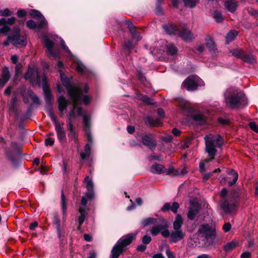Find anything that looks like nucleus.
Returning <instances> with one entry per match:
<instances>
[{
  "instance_id": "obj_1",
  "label": "nucleus",
  "mask_w": 258,
  "mask_h": 258,
  "mask_svg": "<svg viewBox=\"0 0 258 258\" xmlns=\"http://www.w3.org/2000/svg\"><path fill=\"white\" fill-rule=\"evenodd\" d=\"M26 80H30L33 83L36 79L37 83L39 86H42L43 92L45 96V100L48 105H51V100L52 98L51 91L48 88L47 83V78L45 76L42 77L38 74V71L35 69H29L26 74L25 76Z\"/></svg>"
},
{
  "instance_id": "obj_2",
  "label": "nucleus",
  "mask_w": 258,
  "mask_h": 258,
  "mask_svg": "<svg viewBox=\"0 0 258 258\" xmlns=\"http://www.w3.org/2000/svg\"><path fill=\"white\" fill-rule=\"evenodd\" d=\"M224 98L226 105L232 108H236L246 104L245 95L236 89H227L224 93Z\"/></svg>"
},
{
  "instance_id": "obj_3",
  "label": "nucleus",
  "mask_w": 258,
  "mask_h": 258,
  "mask_svg": "<svg viewBox=\"0 0 258 258\" xmlns=\"http://www.w3.org/2000/svg\"><path fill=\"white\" fill-rule=\"evenodd\" d=\"M241 190L238 187L232 188L229 195V199L232 203L230 204L227 199L220 201L221 208L226 213H231L236 211L240 201Z\"/></svg>"
},
{
  "instance_id": "obj_4",
  "label": "nucleus",
  "mask_w": 258,
  "mask_h": 258,
  "mask_svg": "<svg viewBox=\"0 0 258 258\" xmlns=\"http://www.w3.org/2000/svg\"><path fill=\"white\" fill-rule=\"evenodd\" d=\"M206 151L211 160L214 159L215 156L221 150L223 144V139L219 135L210 134L205 137Z\"/></svg>"
},
{
  "instance_id": "obj_5",
  "label": "nucleus",
  "mask_w": 258,
  "mask_h": 258,
  "mask_svg": "<svg viewBox=\"0 0 258 258\" xmlns=\"http://www.w3.org/2000/svg\"><path fill=\"white\" fill-rule=\"evenodd\" d=\"M199 232L204 237L205 245L207 247L213 246L218 242L216 229L209 224H203L199 229Z\"/></svg>"
},
{
  "instance_id": "obj_6",
  "label": "nucleus",
  "mask_w": 258,
  "mask_h": 258,
  "mask_svg": "<svg viewBox=\"0 0 258 258\" xmlns=\"http://www.w3.org/2000/svg\"><path fill=\"white\" fill-rule=\"evenodd\" d=\"M164 30L170 35H177L185 41H189L194 38V35L191 31L186 28L180 29L178 26L174 24L164 25Z\"/></svg>"
},
{
  "instance_id": "obj_7",
  "label": "nucleus",
  "mask_w": 258,
  "mask_h": 258,
  "mask_svg": "<svg viewBox=\"0 0 258 258\" xmlns=\"http://www.w3.org/2000/svg\"><path fill=\"white\" fill-rule=\"evenodd\" d=\"M137 234L138 232H136L123 236L117 241L111 250L121 254L124 250L123 248L131 244L136 239Z\"/></svg>"
},
{
  "instance_id": "obj_8",
  "label": "nucleus",
  "mask_w": 258,
  "mask_h": 258,
  "mask_svg": "<svg viewBox=\"0 0 258 258\" xmlns=\"http://www.w3.org/2000/svg\"><path fill=\"white\" fill-rule=\"evenodd\" d=\"M75 89L79 92L78 96L77 97L76 101L74 100V99L70 97L72 101L71 110L74 108V112H75V110H77V109L78 107H77V105L79 104L81 101H83L85 104L87 105L90 103L91 100V98L89 96L83 95L82 94L83 92H87L88 90V87L87 84H82L78 87H76Z\"/></svg>"
},
{
  "instance_id": "obj_9",
  "label": "nucleus",
  "mask_w": 258,
  "mask_h": 258,
  "mask_svg": "<svg viewBox=\"0 0 258 258\" xmlns=\"http://www.w3.org/2000/svg\"><path fill=\"white\" fill-rule=\"evenodd\" d=\"M161 224H156L152 226L150 230V233L153 236H156L161 233L163 237L167 238L170 235V232L168 230L169 223L168 221L162 218L160 220Z\"/></svg>"
},
{
  "instance_id": "obj_10",
  "label": "nucleus",
  "mask_w": 258,
  "mask_h": 258,
  "mask_svg": "<svg viewBox=\"0 0 258 258\" xmlns=\"http://www.w3.org/2000/svg\"><path fill=\"white\" fill-rule=\"evenodd\" d=\"M12 42L15 46H25L27 44L26 38L25 36L20 35V29L15 27L13 32L8 36V40L4 42V45L8 46Z\"/></svg>"
},
{
  "instance_id": "obj_11",
  "label": "nucleus",
  "mask_w": 258,
  "mask_h": 258,
  "mask_svg": "<svg viewBox=\"0 0 258 258\" xmlns=\"http://www.w3.org/2000/svg\"><path fill=\"white\" fill-rule=\"evenodd\" d=\"M203 85V81L198 76L195 75L188 77L182 84V86L188 91L195 90L198 86Z\"/></svg>"
},
{
  "instance_id": "obj_12",
  "label": "nucleus",
  "mask_w": 258,
  "mask_h": 258,
  "mask_svg": "<svg viewBox=\"0 0 258 258\" xmlns=\"http://www.w3.org/2000/svg\"><path fill=\"white\" fill-rule=\"evenodd\" d=\"M60 76L61 81L63 85L66 87L70 96L76 101L77 97L78 96L79 94V92L75 89L76 87L71 83L69 79L61 71L60 72Z\"/></svg>"
},
{
  "instance_id": "obj_13",
  "label": "nucleus",
  "mask_w": 258,
  "mask_h": 258,
  "mask_svg": "<svg viewBox=\"0 0 258 258\" xmlns=\"http://www.w3.org/2000/svg\"><path fill=\"white\" fill-rule=\"evenodd\" d=\"M76 117V114L75 112H74V108L72 110H71L69 115V119L67 123V128L69 131V133L68 134V137L72 140L76 141L77 139V134L74 128L73 124V119H75Z\"/></svg>"
},
{
  "instance_id": "obj_14",
  "label": "nucleus",
  "mask_w": 258,
  "mask_h": 258,
  "mask_svg": "<svg viewBox=\"0 0 258 258\" xmlns=\"http://www.w3.org/2000/svg\"><path fill=\"white\" fill-rule=\"evenodd\" d=\"M43 43L45 47L47 49L48 54L50 56L56 58L59 56V52L53 50L54 42L51 40L47 36H45L43 39Z\"/></svg>"
},
{
  "instance_id": "obj_15",
  "label": "nucleus",
  "mask_w": 258,
  "mask_h": 258,
  "mask_svg": "<svg viewBox=\"0 0 258 258\" xmlns=\"http://www.w3.org/2000/svg\"><path fill=\"white\" fill-rule=\"evenodd\" d=\"M16 19L15 17H12L6 20L5 18L0 19V26H2V28H0V34H6L8 32L10 28L8 25L13 24L16 21Z\"/></svg>"
},
{
  "instance_id": "obj_16",
  "label": "nucleus",
  "mask_w": 258,
  "mask_h": 258,
  "mask_svg": "<svg viewBox=\"0 0 258 258\" xmlns=\"http://www.w3.org/2000/svg\"><path fill=\"white\" fill-rule=\"evenodd\" d=\"M29 15L31 17L37 18L39 20V22L38 23L39 28H42L47 25V21L39 11L36 10H31L29 11Z\"/></svg>"
},
{
  "instance_id": "obj_17",
  "label": "nucleus",
  "mask_w": 258,
  "mask_h": 258,
  "mask_svg": "<svg viewBox=\"0 0 258 258\" xmlns=\"http://www.w3.org/2000/svg\"><path fill=\"white\" fill-rule=\"evenodd\" d=\"M199 211L200 206L199 204L195 202H191L187 214L188 219L191 221L194 220Z\"/></svg>"
},
{
  "instance_id": "obj_18",
  "label": "nucleus",
  "mask_w": 258,
  "mask_h": 258,
  "mask_svg": "<svg viewBox=\"0 0 258 258\" xmlns=\"http://www.w3.org/2000/svg\"><path fill=\"white\" fill-rule=\"evenodd\" d=\"M170 233V242L176 243L178 241L182 240L185 236V234L181 230H174Z\"/></svg>"
},
{
  "instance_id": "obj_19",
  "label": "nucleus",
  "mask_w": 258,
  "mask_h": 258,
  "mask_svg": "<svg viewBox=\"0 0 258 258\" xmlns=\"http://www.w3.org/2000/svg\"><path fill=\"white\" fill-rule=\"evenodd\" d=\"M142 142L144 145L148 147L149 148H153L156 145V142L151 134L143 136L142 137Z\"/></svg>"
},
{
  "instance_id": "obj_20",
  "label": "nucleus",
  "mask_w": 258,
  "mask_h": 258,
  "mask_svg": "<svg viewBox=\"0 0 258 258\" xmlns=\"http://www.w3.org/2000/svg\"><path fill=\"white\" fill-rule=\"evenodd\" d=\"M76 114L83 117V122L85 126L87 128L90 126V117L86 114L81 107H78L77 110H75Z\"/></svg>"
},
{
  "instance_id": "obj_21",
  "label": "nucleus",
  "mask_w": 258,
  "mask_h": 258,
  "mask_svg": "<svg viewBox=\"0 0 258 258\" xmlns=\"http://www.w3.org/2000/svg\"><path fill=\"white\" fill-rule=\"evenodd\" d=\"M187 170L185 167L182 169H177L175 170L172 166L170 167L168 169H166V171L165 173L166 175L172 174L173 176H182L186 173Z\"/></svg>"
},
{
  "instance_id": "obj_22",
  "label": "nucleus",
  "mask_w": 258,
  "mask_h": 258,
  "mask_svg": "<svg viewBox=\"0 0 258 258\" xmlns=\"http://www.w3.org/2000/svg\"><path fill=\"white\" fill-rule=\"evenodd\" d=\"M224 6L229 12L234 13L237 9L238 3L235 0H226L224 2Z\"/></svg>"
},
{
  "instance_id": "obj_23",
  "label": "nucleus",
  "mask_w": 258,
  "mask_h": 258,
  "mask_svg": "<svg viewBox=\"0 0 258 258\" xmlns=\"http://www.w3.org/2000/svg\"><path fill=\"white\" fill-rule=\"evenodd\" d=\"M150 170L153 173L160 174L165 173L166 168L163 165L156 162L151 166Z\"/></svg>"
},
{
  "instance_id": "obj_24",
  "label": "nucleus",
  "mask_w": 258,
  "mask_h": 258,
  "mask_svg": "<svg viewBox=\"0 0 258 258\" xmlns=\"http://www.w3.org/2000/svg\"><path fill=\"white\" fill-rule=\"evenodd\" d=\"M239 242L235 239L227 242L223 246V250L227 253L230 252L238 246Z\"/></svg>"
},
{
  "instance_id": "obj_25",
  "label": "nucleus",
  "mask_w": 258,
  "mask_h": 258,
  "mask_svg": "<svg viewBox=\"0 0 258 258\" xmlns=\"http://www.w3.org/2000/svg\"><path fill=\"white\" fill-rule=\"evenodd\" d=\"M58 101V108L61 113H63V111L66 109L68 105V101L62 95L59 96L57 99Z\"/></svg>"
},
{
  "instance_id": "obj_26",
  "label": "nucleus",
  "mask_w": 258,
  "mask_h": 258,
  "mask_svg": "<svg viewBox=\"0 0 258 258\" xmlns=\"http://www.w3.org/2000/svg\"><path fill=\"white\" fill-rule=\"evenodd\" d=\"M221 172L220 168L215 169L211 172L208 173H203V179L206 181L209 180L210 178L214 179L217 176L218 174Z\"/></svg>"
},
{
  "instance_id": "obj_27",
  "label": "nucleus",
  "mask_w": 258,
  "mask_h": 258,
  "mask_svg": "<svg viewBox=\"0 0 258 258\" xmlns=\"http://www.w3.org/2000/svg\"><path fill=\"white\" fill-rule=\"evenodd\" d=\"M10 78V72L8 68L5 67L3 69V73L0 78V86L3 87L8 81Z\"/></svg>"
},
{
  "instance_id": "obj_28",
  "label": "nucleus",
  "mask_w": 258,
  "mask_h": 258,
  "mask_svg": "<svg viewBox=\"0 0 258 258\" xmlns=\"http://www.w3.org/2000/svg\"><path fill=\"white\" fill-rule=\"evenodd\" d=\"M55 129L56 132L57 137L58 140L61 142L65 140L66 138V132L60 124L56 125Z\"/></svg>"
},
{
  "instance_id": "obj_29",
  "label": "nucleus",
  "mask_w": 258,
  "mask_h": 258,
  "mask_svg": "<svg viewBox=\"0 0 258 258\" xmlns=\"http://www.w3.org/2000/svg\"><path fill=\"white\" fill-rule=\"evenodd\" d=\"M61 209L62 212L63 216H67V210L68 208V203L67 198L64 194L63 190L61 191V200H60Z\"/></svg>"
},
{
  "instance_id": "obj_30",
  "label": "nucleus",
  "mask_w": 258,
  "mask_h": 258,
  "mask_svg": "<svg viewBox=\"0 0 258 258\" xmlns=\"http://www.w3.org/2000/svg\"><path fill=\"white\" fill-rule=\"evenodd\" d=\"M78 211L80 213V216L78 217V222L79 226H81L83 224L88 213L85 209L82 208H80Z\"/></svg>"
},
{
  "instance_id": "obj_31",
  "label": "nucleus",
  "mask_w": 258,
  "mask_h": 258,
  "mask_svg": "<svg viewBox=\"0 0 258 258\" xmlns=\"http://www.w3.org/2000/svg\"><path fill=\"white\" fill-rule=\"evenodd\" d=\"M183 224V219L181 215H176L175 221L173 222V227L174 230H181Z\"/></svg>"
},
{
  "instance_id": "obj_32",
  "label": "nucleus",
  "mask_w": 258,
  "mask_h": 258,
  "mask_svg": "<svg viewBox=\"0 0 258 258\" xmlns=\"http://www.w3.org/2000/svg\"><path fill=\"white\" fill-rule=\"evenodd\" d=\"M127 24L128 25V28L132 35L133 38L136 39L137 41L140 40L141 38L136 31L135 26L130 22H127Z\"/></svg>"
},
{
  "instance_id": "obj_33",
  "label": "nucleus",
  "mask_w": 258,
  "mask_h": 258,
  "mask_svg": "<svg viewBox=\"0 0 258 258\" xmlns=\"http://www.w3.org/2000/svg\"><path fill=\"white\" fill-rule=\"evenodd\" d=\"M157 223V219L149 217L147 218H145L143 219L141 224L143 226V227H145L148 225L156 224Z\"/></svg>"
},
{
  "instance_id": "obj_34",
  "label": "nucleus",
  "mask_w": 258,
  "mask_h": 258,
  "mask_svg": "<svg viewBox=\"0 0 258 258\" xmlns=\"http://www.w3.org/2000/svg\"><path fill=\"white\" fill-rule=\"evenodd\" d=\"M229 174L232 176L233 179L231 181H229L228 182V185H229V186H232L234 184H235L236 181H237L238 178V174L237 172H236L234 170L232 169H230Z\"/></svg>"
},
{
  "instance_id": "obj_35",
  "label": "nucleus",
  "mask_w": 258,
  "mask_h": 258,
  "mask_svg": "<svg viewBox=\"0 0 258 258\" xmlns=\"http://www.w3.org/2000/svg\"><path fill=\"white\" fill-rule=\"evenodd\" d=\"M242 59L247 63H253L256 61L255 57L251 54H245L244 53Z\"/></svg>"
},
{
  "instance_id": "obj_36",
  "label": "nucleus",
  "mask_w": 258,
  "mask_h": 258,
  "mask_svg": "<svg viewBox=\"0 0 258 258\" xmlns=\"http://www.w3.org/2000/svg\"><path fill=\"white\" fill-rule=\"evenodd\" d=\"M237 32L235 30H231L229 32L226 36L227 43H229V42L233 41L237 35Z\"/></svg>"
},
{
  "instance_id": "obj_37",
  "label": "nucleus",
  "mask_w": 258,
  "mask_h": 258,
  "mask_svg": "<svg viewBox=\"0 0 258 258\" xmlns=\"http://www.w3.org/2000/svg\"><path fill=\"white\" fill-rule=\"evenodd\" d=\"M206 46L209 51L213 52H216L217 49L214 41L211 38H209L206 40Z\"/></svg>"
},
{
  "instance_id": "obj_38",
  "label": "nucleus",
  "mask_w": 258,
  "mask_h": 258,
  "mask_svg": "<svg viewBox=\"0 0 258 258\" xmlns=\"http://www.w3.org/2000/svg\"><path fill=\"white\" fill-rule=\"evenodd\" d=\"M52 221L54 227L57 226L60 224V220L58 213L57 212H53L52 214Z\"/></svg>"
},
{
  "instance_id": "obj_39",
  "label": "nucleus",
  "mask_w": 258,
  "mask_h": 258,
  "mask_svg": "<svg viewBox=\"0 0 258 258\" xmlns=\"http://www.w3.org/2000/svg\"><path fill=\"white\" fill-rule=\"evenodd\" d=\"M84 182L86 184V188L88 191H94V184L89 176H86L84 179Z\"/></svg>"
},
{
  "instance_id": "obj_40",
  "label": "nucleus",
  "mask_w": 258,
  "mask_h": 258,
  "mask_svg": "<svg viewBox=\"0 0 258 258\" xmlns=\"http://www.w3.org/2000/svg\"><path fill=\"white\" fill-rule=\"evenodd\" d=\"M182 1H183L185 7L190 8L195 7L199 2V0H182Z\"/></svg>"
},
{
  "instance_id": "obj_41",
  "label": "nucleus",
  "mask_w": 258,
  "mask_h": 258,
  "mask_svg": "<svg viewBox=\"0 0 258 258\" xmlns=\"http://www.w3.org/2000/svg\"><path fill=\"white\" fill-rule=\"evenodd\" d=\"M194 119L195 121L199 122L201 124H203L206 122V117L202 114L195 115Z\"/></svg>"
},
{
  "instance_id": "obj_42",
  "label": "nucleus",
  "mask_w": 258,
  "mask_h": 258,
  "mask_svg": "<svg viewBox=\"0 0 258 258\" xmlns=\"http://www.w3.org/2000/svg\"><path fill=\"white\" fill-rule=\"evenodd\" d=\"M213 16L217 22H221L223 20L222 14L218 11H215L213 13Z\"/></svg>"
},
{
  "instance_id": "obj_43",
  "label": "nucleus",
  "mask_w": 258,
  "mask_h": 258,
  "mask_svg": "<svg viewBox=\"0 0 258 258\" xmlns=\"http://www.w3.org/2000/svg\"><path fill=\"white\" fill-rule=\"evenodd\" d=\"M166 46L168 53L173 55L176 53L177 49L172 43H168Z\"/></svg>"
},
{
  "instance_id": "obj_44",
  "label": "nucleus",
  "mask_w": 258,
  "mask_h": 258,
  "mask_svg": "<svg viewBox=\"0 0 258 258\" xmlns=\"http://www.w3.org/2000/svg\"><path fill=\"white\" fill-rule=\"evenodd\" d=\"M90 154V146L87 144L85 147V152L81 154V156L83 160L85 159L87 156H89Z\"/></svg>"
},
{
  "instance_id": "obj_45",
  "label": "nucleus",
  "mask_w": 258,
  "mask_h": 258,
  "mask_svg": "<svg viewBox=\"0 0 258 258\" xmlns=\"http://www.w3.org/2000/svg\"><path fill=\"white\" fill-rule=\"evenodd\" d=\"M76 70L79 73L83 74L86 70V68L81 62L77 61Z\"/></svg>"
},
{
  "instance_id": "obj_46",
  "label": "nucleus",
  "mask_w": 258,
  "mask_h": 258,
  "mask_svg": "<svg viewBox=\"0 0 258 258\" xmlns=\"http://www.w3.org/2000/svg\"><path fill=\"white\" fill-rule=\"evenodd\" d=\"M232 55L240 58L242 59V57L243 56V55L244 54V52L241 49H234L231 51Z\"/></svg>"
},
{
  "instance_id": "obj_47",
  "label": "nucleus",
  "mask_w": 258,
  "mask_h": 258,
  "mask_svg": "<svg viewBox=\"0 0 258 258\" xmlns=\"http://www.w3.org/2000/svg\"><path fill=\"white\" fill-rule=\"evenodd\" d=\"M47 112L51 120L54 123L55 126L60 124L57 122L55 115L52 112L51 110L49 109Z\"/></svg>"
},
{
  "instance_id": "obj_48",
  "label": "nucleus",
  "mask_w": 258,
  "mask_h": 258,
  "mask_svg": "<svg viewBox=\"0 0 258 258\" xmlns=\"http://www.w3.org/2000/svg\"><path fill=\"white\" fill-rule=\"evenodd\" d=\"M145 122L146 124L150 126H156L157 122L153 118L151 117H147L145 119Z\"/></svg>"
},
{
  "instance_id": "obj_49",
  "label": "nucleus",
  "mask_w": 258,
  "mask_h": 258,
  "mask_svg": "<svg viewBox=\"0 0 258 258\" xmlns=\"http://www.w3.org/2000/svg\"><path fill=\"white\" fill-rule=\"evenodd\" d=\"M56 229L57 236L59 238L63 237L64 235V231L63 229L61 227V225H58L54 227Z\"/></svg>"
},
{
  "instance_id": "obj_50",
  "label": "nucleus",
  "mask_w": 258,
  "mask_h": 258,
  "mask_svg": "<svg viewBox=\"0 0 258 258\" xmlns=\"http://www.w3.org/2000/svg\"><path fill=\"white\" fill-rule=\"evenodd\" d=\"M12 14V12L8 9H5L3 10H0V16L7 17L11 16Z\"/></svg>"
},
{
  "instance_id": "obj_51",
  "label": "nucleus",
  "mask_w": 258,
  "mask_h": 258,
  "mask_svg": "<svg viewBox=\"0 0 258 258\" xmlns=\"http://www.w3.org/2000/svg\"><path fill=\"white\" fill-rule=\"evenodd\" d=\"M179 208V204L176 202H174L171 205V211L174 213L176 214L177 210Z\"/></svg>"
},
{
  "instance_id": "obj_52",
  "label": "nucleus",
  "mask_w": 258,
  "mask_h": 258,
  "mask_svg": "<svg viewBox=\"0 0 258 258\" xmlns=\"http://www.w3.org/2000/svg\"><path fill=\"white\" fill-rule=\"evenodd\" d=\"M152 240V238L148 235H144L142 239V243L145 245L149 244Z\"/></svg>"
},
{
  "instance_id": "obj_53",
  "label": "nucleus",
  "mask_w": 258,
  "mask_h": 258,
  "mask_svg": "<svg viewBox=\"0 0 258 258\" xmlns=\"http://www.w3.org/2000/svg\"><path fill=\"white\" fill-rule=\"evenodd\" d=\"M171 211V204L170 203H166L161 208V211L163 212H166L168 211Z\"/></svg>"
},
{
  "instance_id": "obj_54",
  "label": "nucleus",
  "mask_w": 258,
  "mask_h": 258,
  "mask_svg": "<svg viewBox=\"0 0 258 258\" xmlns=\"http://www.w3.org/2000/svg\"><path fill=\"white\" fill-rule=\"evenodd\" d=\"M29 95L33 101L35 103H39V98L35 95L32 91L29 92Z\"/></svg>"
},
{
  "instance_id": "obj_55",
  "label": "nucleus",
  "mask_w": 258,
  "mask_h": 258,
  "mask_svg": "<svg viewBox=\"0 0 258 258\" xmlns=\"http://www.w3.org/2000/svg\"><path fill=\"white\" fill-rule=\"evenodd\" d=\"M94 196V191H88L84 197L86 198L88 201L92 200Z\"/></svg>"
},
{
  "instance_id": "obj_56",
  "label": "nucleus",
  "mask_w": 258,
  "mask_h": 258,
  "mask_svg": "<svg viewBox=\"0 0 258 258\" xmlns=\"http://www.w3.org/2000/svg\"><path fill=\"white\" fill-rule=\"evenodd\" d=\"M249 126L252 131L258 133V125L255 122H250Z\"/></svg>"
},
{
  "instance_id": "obj_57",
  "label": "nucleus",
  "mask_w": 258,
  "mask_h": 258,
  "mask_svg": "<svg viewBox=\"0 0 258 258\" xmlns=\"http://www.w3.org/2000/svg\"><path fill=\"white\" fill-rule=\"evenodd\" d=\"M27 27L30 29H34L36 27V23L33 20H29L27 22Z\"/></svg>"
},
{
  "instance_id": "obj_58",
  "label": "nucleus",
  "mask_w": 258,
  "mask_h": 258,
  "mask_svg": "<svg viewBox=\"0 0 258 258\" xmlns=\"http://www.w3.org/2000/svg\"><path fill=\"white\" fill-rule=\"evenodd\" d=\"M165 253L168 258H175V255L169 249V247L166 249Z\"/></svg>"
},
{
  "instance_id": "obj_59",
  "label": "nucleus",
  "mask_w": 258,
  "mask_h": 258,
  "mask_svg": "<svg viewBox=\"0 0 258 258\" xmlns=\"http://www.w3.org/2000/svg\"><path fill=\"white\" fill-rule=\"evenodd\" d=\"M231 228V225L229 222L225 223L223 226V229L225 232H229Z\"/></svg>"
},
{
  "instance_id": "obj_60",
  "label": "nucleus",
  "mask_w": 258,
  "mask_h": 258,
  "mask_svg": "<svg viewBox=\"0 0 258 258\" xmlns=\"http://www.w3.org/2000/svg\"><path fill=\"white\" fill-rule=\"evenodd\" d=\"M147 246L144 244H141L137 247V250L140 252H144L146 249Z\"/></svg>"
},
{
  "instance_id": "obj_61",
  "label": "nucleus",
  "mask_w": 258,
  "mask_h": 258,
  "mask_svg": "<svg viewBox=\"0 0 258 258\" xmlns=\"http://www.w3.org/2000/svg\"><path fill=\"white\" fill-rule=\"evenodd\" d=\"M60 41L62 48L65 50L66 52H68L69 54H71V52L70 49H69L68 47L66 45L63 40L61 39Z\"/></svg>"
},
{
  "instance_id": "obj_62",
  "label": "nucleus",
  "mask_w": 258,
  "mask_h": 258,
  "mask_svg": "<svg viewBox=\"0 0 258 258\" xmlns=\"http://www.w3.org/2000/svg\"><path fill=\"white\" fill-rule=\"evenodd\" d=\"M70 170V166L68 165V162H63L62 170L64 173H67Z\"/></svg>"
},
{
  "instance_id": "obj_63",
  "label": "nucleus",
  "mask_w": 258,
  "mask_h": 258,
  "mask_svg": "<svg viewBox=\"0 0 258 258\" xmlns=\"http://www.w3.org/2000/svg\"><path fill=\"white\" fill-rule=\"evenodd\" d=\"M227 194H228L227 189L225 187H224L221 189V191L220 192V196L221 198H222L224 199H226L225 198L227 196Z\"/></svg>"
},
{
  "instance_id": "obj_64",
  "label": "nucleus",
  "mask_w": 258,
  "mask_h": 258,
  "mask_svg": "<svg viewBox=\"0 0 258 258\" xmlns=\"http://www.w3.org/2000/svg\"><path fill=\"white\" fill-rule=\"evenodd\" d=\"M251 254L250 252L245 251L241 254L240 258H250Z\"/></svg>"
}]
</instances>
